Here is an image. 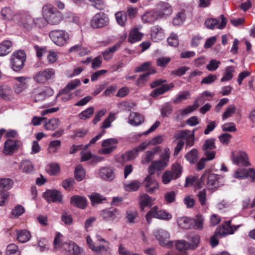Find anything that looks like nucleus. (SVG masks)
<instances>
[{
	"instance_id": "1",
	"label": "nucleus",
	"mask_w": 255,
	"mask_h": 255,
	"mask_svg": "<svg viewBox=\"0 0 255 255\" xmlns=\"http://www.w3.org/2000/svg\"><path fill=\"white\" fill-rule=\"evenodd\" d=\"M63 236L61 234L57 233L54 240V247L56 249H62L71 255H82L83 250L75 243L69 241L62 243Z\"/></svg>"
},
{
	"instance_id": "2",
	"label": "nucleus",
	"mask_w": 255,
	"mask_h": 255,
	"mask_svg": "<svg viewBox=\"0 0 255 255\" xmlns=\"http://www.w3.org/2000/svg\"><path fill=\"white\" fill-rule=\"evenodd\" d=\"M42 15L47 23L51 25H58L63 20V15L50 4H46L42 7Z\"/></svg>"
},
{
	"instance_id": "3",
	"label": "nucleus",
	"mask_w": 255,
	"mask_h": 255,
	"mask_svg": "<svg viewBox=\"0 0 255 255\" xmlns=\"http://www.w3.org/2000/svg\"><path fill=\"white\" fill-rule=\"evenodd\" d=\"M49 36L51 41L57 46H63L69 42L70 34L63 29H56L50 31Z\"/></svg>"
},
{
	"instance_id": "4",
	"label": "nucleus",
	"mask_w": 255,
	"mask_h": 255,
	"mask_svg": "<svg viewBox=\"0 0 255 255\" xmlns=\"http://www.w3.org/2000/svg\"><path fill=\"white\" fill-rule=\"evenodd\" d=\"M54 91L48 87H38L33 89L30 93V97L32 101L37 102L44 100L47 97L52 96Z\"/></svg>"
},
{
	"instance_id": "5",
	"label": "nucleus",
	"mask_w": 255,
	"mask_h": 255,
	"mask_svg": "<svg viewBox=\"0 0 255 255\" xmlns=\"http://www.w3.org/2000/svg\"><path fill=\"white\" fill-rule=\"evenodd\" d=\"M55 75V71L54 69L47 68L37 72L33 75V79L38 84H45L49 80L53 79Z\"/></svg>"
},
{
	"instance_id": "6",
	"label": "nucleus",
	"mask_w": 255,
	"mask_h": 255,
	"mask_svg": "<svg viewBox=\"0 0 255 255\" xmlns=\"http://www.w3.org/2000/svg\"><path fill=\"white\" fill-rule=\"evenodd\" d=\"M109 21V18L107 14L99 12L92 17L90 20V25L95 29L100 28L108 26Z\"/></svg>"
},
{
	"instance_id": "7",
	"label": "nucleus",
	"mask_w": 255,
	"mask_h": 255,
	"mask_svg": "<svg viewBox=\"0 0 255 255\" xmlns=\"http://www.w3.org/2000/svg\"><path fill=\"white\" fill-rule=\"evenodd\" d=\"M26 55L23 51L18 50L13 53L10 58L11 67L14 71H19L23 67Z\"/></svg>"
},
{
	"instance_id": "8",
	"label": "nucleus",
	"mask_w": 255,
	"mask_h": 255,
	"mask_svg": "<svg viewBox=\"0 0 255 255\" xmlns=\"http://www.w3.org/2000/svg\"><path fill=\"white\" fill-rule=\"evenodd\" d=\"M233 176L239 180H243L249 177L252 182H255V170L252 168L241 167L235 171Z\"/></svg>"
},
{
	"instance_id": "9",
	"label": "nucleus",
	"mask_w": 255,
	"mask_h": 255,
	"mask_svg": "<svg viewBox=\"0 0 255 255\" xmlns=\"http://www.w3.org/2000/svg\"><path fill=\"white\" fill-rule=\"evenodd\" d=\"M221 22L219 23V20L217 18H209L205 20V24L206 27L210 29H214L216 28L219 29H223L227 23V19L223 14L220 16Z\"/></svg>"
},
{
	"instance_id": "10",
	"label": "nucleus",
	"mask_w": 255,
	"mask_h": 255,
	"mask_svg": "<svg viewBox=\"0 0 255 255\" xmlns=\"http://www.w3.org/2000/svg\"><path fill=\"white\" fill-rule=\"evenodd\" d=\"M154 235L161 246L169 248L173 245V242L169 241V234L167 231L162 229L158 230L154 232Z\"/></svg>"
},
{
	"instance_id": "11",
	"label": "nucleus",
	"mask_w": 255,
	"mask_h": 255,
	"mask_svg": "<svg viewBox=\"0 0 255 255\" xmlns=\"http://www.w3.org/2000/svg\"><path fill=\"white\" fill-rule=\"evenodd\" d=\"M231 157L233 162L235 164H241L245 166L250 165L247 154L244 151H232Z\"/></svg>"
},
{
	"instance_id": "12",
	"label": "nucleus",
	"mask_w": 255,
	"mask_h": 255,
	"mask_svg": "<svg viewBox=\"0 0 255 255\" xmlns=\"http://www.w3.org/2000/svg\"><path fill=\"white\" fill-rule=\"evenodd\" d=\"M118 140L116 138H109L104 140L102 144V148L99 150V153L108 154L112 153L117 147Z\"/></svg>"
},
{
	"instance_id": "13",
	"label": "nucleus",
	"mask_w": 255,
	"mask_h": 255,
	"mask_svg": "<svg viewBox=\"0 0 255 255\" xmlns=\"http://www.w3.org/2000/svg\"><path fill=\"white\" fill-rule=\"evenodd\" d=\"M215 148L216 146L214 138H209L205 141L203 146V150L208 159H213L215 158L216 152L213 150Z\"/></svg>"
},
{
	"instance_id": "14",
	"label": "nucleus",
	"mask_w": 255,
	"mask_h": 255,
	"mask_svg": "<svg viewBox=\"0 0 255 255\" xmlns=\"http://www.w3.org/2000/svg\"><path fill=\"white\" fill-rule=\"evenodd\" d=\"M15 79L18 82L14 86V90L16 94L21 93L28 87V80H30V78L23 76L16 77Z\"/></svg>"
},
{
	"instance_id": "15",
	"label": "nucleus",
	"mask_w": 255,
	"mask_h": 255,
	"mask_svg": "<svg viewBox=\"0 0 255 255\" xmlns=\"http://www.w3.org/2000/svg\"><path fill=\"white\" fill-rule=\"evenodd\" d=\"M43 197L49 202L61 203L62 201L61 193L56 190H47L44 193Z\"/></svg>"
},
{
	"instance_id": "16",
	"label": "nucleus",
	"mask_w": 255,
	"mask_h": 255,
	"mask_svg": "<svg viewBox=\"0 0 255 255\" xmlns=\"http://www.w3.org/2000/svg\"><path fill=\"white\" fill-rule=\"evenodd\" d=\"M19 143V141L12 139L6 140L4 144L3 153L5 155L12 154L20 146Z\"/></svg>"
},
{
	"instance_id": "17",
	"label": "nucleus",
	"mask_w": 255,
	"mask_h": 255,
	"mask_svg": "<svg viewBox=\"0 0 255 255\" xmlns=\"http://www.w3.org/2000/svg\"><path fill=\"white\" fill-rule=\"evenodd\" d=\"M231 221L225 222V224L220 226L216 231V236H220L221 237H224L227 235L233 234L234 230L231 225Z\"/></svg>"
},
{
	"instance_id": "18",
	"label": "nucleus",
	"mask_w": 255,
	"mask_h": 255,
	"mask_svg": "<svg viewBox=\"0 0 255 255\" xmlns=\"http://www.w3.org/2000/svg\"><path fill=\"white\" fill-rule=\"evenodd\" d=\"M69 53H76L79 56H83L89 54L91 52L90 48L82 44L75 45L68 50Z\"/></svg>"
},
{
	"instance_id": "19",
	"label": "nucleus",
	"mask_w": 255,
	"mask_h": 255,
	"mask_svg": "<svg viewBox=\"0 0 255 255\" xmlns=\"http://www.w3.org/2000/svg\"><path fill=\"white\" fill-rule=\"evenodd\" d=\"M146 190L149 193H153L155 190L158 189L159 185L152 176L147 175L144 180Z\"/></svg>"
},
{
	"instance_id": "20",
	"label": "nucleus",
	"mask_w": 255,
	"mask_h": 255,
	"mask_svg": "<svg viewBox=\"0 0 255 255\" xmlns=\"http://www.w3.org/2000/svg\"><path fill=\"white\" fill-rule=\"evenodd\" d=\"M0 14L3 19L8 21L15 20L18 15L17 13L8 6L2 8L0 11Z\"/></svg>"
},
{
	"instance_id": "21",
	"label": "nucleus",
	"mask_w": 255,
	"mask_h": 255,
	"mask_svg": "<svg viewBox=\"0 0 255 255\" xmlns=\"http://www.w3.org/2000/svg\"><path fill=\"white\" fill-rule=\"evenodd\" d=\"M119 212L116 209H106L101 211L100 215L106 221H112L118 218Z\"/></svg>"
},
{
	"instance_id": "22",
	"label": "nucleus",
	"mask_w": 255,
	"mask_h": 255,
	"mask_svg": "<svg viewBox=\"0 0 255 255\" xmlns=\"http://www.w3.org/2000/svg\"><path fill=\"white\" fill-rule=\"evenodd\" d=\"M158 11V15H168L171 14L172 9L171 5L167 2H160L157 4L156 7Z\"/></svg>"
},
{
	"instance_id": "23",
	"label": "nucleus",
	"mask_w": 255,
	"mask_h": 255,
	"mask_svg": "<svg viewBox=\"0 0 255 255\" xmlns=\"http://www.w3.org/2000/svg\"><path fill=\"white\" fill-rule=\"evenodd\" d=\"M150 31L151 39L154 42H158L164 37L163 30L159 26L155 25L152 27Z\"/></svg>"
},
{
	"instance_id": "24",
	"label": "nucleus",
	"mask_w": 255,
	"mask_h": 255,
	"mask_svg": "<svg viewBox=\"0 0 255 255\" xmlns=\"http://www.w3.org/2000/svg\"><path fill=\"white\" fill-rule=\"evenodd\" d=\"M154 202V200L146 194H141L139 198V208L141 211H143L145 207L151 206Z\"/></svg>"
},
{
	"instance_id": "25",
	"label": "nucleus",
	"mask_w": 255,
	"mask_h": 255,
	"mask_svg": "<svg viewBox=\"0 0 255 255\" xmlns=\"http://www.w3.org/2000/svg\"><path fill=\"white\" fill-rule=\"evenodd\" d=\"M174 86V84L172 83L163 85L160 87L153 90L150 94V96L152 97H156L172 89Z\"/></svg>"
},
{
	"instance_id": "26",
	"label": "nucleus",
	"mask_w": 255,
	"mask_h": 255,
	"mask_svg": "<svg viewBox=\"0 0 255 255\" xmlns=\"http://www.w3.org/2000/svg\"><path fill=\"white\" fill-rule=\"evenodd\" d=\"M100 176L104 180H113L115 178L113 170L110 167H104L99 171Z\"/></svg>"
},
{
	"instance_id": "27",
	"label": "nucleus",
	"mask_w": 255,
	"mask_h": 255,
	"mask_svg": "<svg viewBox=\"0 0 255 255\" xmlns=\"http://www.w3.org/2000/svg\"><path fill=\"white\" fill-rule=\"evenodd\" d=\"M12 43L10 40H4L0 43V56H4L12 50Z\"/></svg>"
},
{
	"instance_id": "28",
	"label": "nucleus",
	"mask_w": 255,
	"mask_h": 255,
	"mask_svg": "<svg viewBox=\"0 0 255 255\" xmlns=\"http://www.w3.org/2000/svg\"><path fill=\"white\" fill-rule=\"evenodd\" d=\"M71 203L72 205L82 209H84L87 205L86 198L80 196L72 197L71 198Z\"/></svg>"
},
{
	"instance_id": "29",
	"label": "nucleus",
	"mask_w": 255,
	"mask_h": 255,
	"mask_svg": "<svg viewBox=\"0 0 255 255\" xmlns=\"http://www.w3.org/2000/svg\"><path fill=\"white\" fill-rule=\"evenodd\" d=\"M143 36V34L140 32L136 28L132 29L129 34L128 41L131 43L140 41Z\"/></svg>"
},
{
	"instance_id": "30",
	"label": "nucleus",
	"mask_w": 255,
	"mask_h": 255,
	"mask_svg": "<svg viewBox=\"0 0 255 255\" xmlns=\"http://www.w3.org/2000/svg\"><path fill=\"white\" fill-rule=\"evenodd\" d=\"M143 121V117L137 113H131L128 118V123L132 126H138Z\"/></svg>"
},
{
	"instance_id": "31",
	"label": "nucleus",
	"mask_w": 255,
	"mask_h": 255,
	"mask_svg": "<svg viewBox=\"0 0 255 255\" xmlns=\"http://www.w3.org/2000/svg\"><path fill=\"white\" fill-rule=\"evenodd\" d=\"M158 14L153 11L145 12L141 17L143 23H152L158 18Z\"/></svg>"
},
{
	"instance_id": "32",
	"label": "nucleus",
	"mask_w": 255,
	"mask_h": 255,
	"mask_svg": "<svg viewBox=\"0 0 255 255\" xmlns=\"http://www.w3.org/2000/svg\"><path fill=\"white\" fill-rule=\"evenodd\" d=\"M16 235L17 240L22 243L27 242L31 238L30 233L27 230L16 231Z\"/></svg>"
},
{
	"instance_id": "33",
	"label": "nucleus",
	"mask_w": 255,
	"mask_h": 255,
	"mask_svg": "<svg viewBox=\"0 0 255 255\" xmlns=\"http://www.w3.org/2000/svg\"><path fill=\"white\" fill-rule=\"evenodd\" d=\"M141 183L137 180L131 181L129 183H125L124 185V189L128 192L137 191L139 188Z\"/></svg>"
},
{
	"instance_id": "34",
	"label": "nucleus",
	"mask_w": 255,
	"mask_h": 255,
	"mask_svg": "<svg viewBox=\"0 0 255 255\" xmlns=\"http://www.w3.org/2000/svg\"><path fill=\"white\" fill-rule=\"evenodd\" d=\"M159 211L160 210H159L158 207L157 206H155L147 212L145 215V218L148 224H150L151 223L152 218L157 219Z\"/></svg>"
},
{
	"instance_id": "35",
	"label": "nucleus",
	"mask_w": 255,
	"mask_h": 255,
	"mask_svg": "<svg viewBox=\"0 0 255 255\" xmlns=\"http://www.w3.org/2000/svg\"><path fill=\"white\" fill-rule=\"evenodd\" d=\"M115 17L118 24L121 26H126L127 22V15L124 11H119L115 13Z\"/></svg>"
},
{
	"instance_id": "36",
	"label": "nucleus",
	"mask_w": 255,
	"mask_h": 255,
	"mask_svg": "<svg viewBox=\"0 0 255 255\" xmlns=\"http://www.w3.org/2000/svg\"><path fill=\"white\" fill-rule=\"evenodd\" d=\"M60 121L57 118H53L46 122L44 125L45 129L47 130H53L59 126Z\"/></svg>"
},
{
	"instance_id": "37",
	"label": "nucleus",
	"mask_w": 255,
	"mask_h": 255,
	"mask_svg": "<svg viewBox=\"0 0 255 255\" xmlns=\"http://www.w3.org/2000/svg\"><path fill=\"white\" fill-rule=\"evenodd\" d=\"M176 249L180 252H182V254H186V251L188 250H190V247H192L193 246H190V244L183 240H180L176 242Z\"/></svg>"
},
{
	"instance_id": "38",
	"label": "nucleus",
	"mask_w": 255,
	"mask_h": 255,
	"mask_svg": "<svg viewBox=\"0 0 255 255\" xmlns=\"http://www.w3.org/2000/svg\"><path fill=\"white\" fill-rule=\"evenodd\" d=\"M61 142L59 140H55L49 142L47 148L49 153L54 154L56 153L60 147Z\"/></svg>"
},
{
	"instance_id": "39",
	"label": "nucleus",
	"mask_w": 255,
	"mask_h": 255,
	"mask_svg": "<svg viewBox=\"0 0 255 255\" xmlns=\"http://www.w3.org/2000/svg\"><path fill=\"white\" fill-rule=\"evenodd\" d=\"M156 151L154 149L148 150L144 152L142 156L141 162L142 164L149 163L154 158Z\"/></svg>"
},
{
	"instance_id": "40",
	"label": "nucleus",
	"mask_w": 255,
	"mask_h": 255,
	"mask_svg": "<svg viewBox=\"0 0 255 255\" xmlns=\"http://www.w3.org/2000/svg\"><path fill=\"white\" fill-rule=\"evenodd\" d=\"M191 94L188 91H184L177 95L175 99L172 100V102L174 104H180L183 101L186 100L190 98Z\"/></svg>"
},
{
	"instance_id": "41",
	"label": "nucleus",
	"mask_w": 255,
	"mask_h": 255,
	"mask_svg": "<svg viewBox=\"0 0 255 255\" xmlns=\"http://www.w3.org/2000/svg\"><path fill=\"white\" fill-rule=\"evenodd\" d=\"M178 225L182 229H188L190 228L193 219L186 217H180L177 219Z\"/></svg>"
},
{
	"instance_id": "42",
	"label": "nucleus",
	"mask_w": 255,
	"mask_h": 255,
	"mask_svg": "<svg viewBox=\"0 0 255 255\" xmlns=\"http://www.w3.org/2000/svg\"><path fill=\"white\" fill-rule=\"evenodd\" d=\"M13 184V181L9 178H0V191L9 190Z\"/></svg>"
},
{
	"instance_id": "43",
	"label": "nucleus",
	"mask_w": 255,
	"mask_h": 255,
	"mask_svg": "<svg viewBox=\"0 0 255 255\" xmlns=\"http://www.w3.org/2000/svg\"><path fill=\"white\" fill-rule=\"evenodd\" d=\"M170 171L174 177L176 179L180 177L182 172V167L178 163L172 165Z\"/></svg>"
},
{
	"instance_id": "44",
	"label": "nucleus",
	"mask_w": 255,
	"mask_h": 255,
	"mask_svg": "<svg viewBox=\"0 0 255 255\" xmlns=\"http://www.w3.org/2000/svg\"><path fill=\"white\" fill-rule=\"evenodd\" d=\"M198 107L199 104L198 101H195L193 105L189 106L184 109L179 110V112L182 116H185L194 111Z\"/></svg>"
},
{
	"instance_id": "45",
	"label": "nucleus",
	"mask_w": 255,
	"mask_h": 255,
	"mask_svg": "<svg viewBox=\"0 0 255 255\" xmlns=\"http://www.w3.org/2000/svg\"><path fill=\"white\" fill-rule=\"evenodd\" d=\"M116 117L115 113H110L108 117L103 122L101 128L102 129H105L110 128L111 126V123L116 119Z\"/></svg>"
},
{
	"instance_id": "46",
	"label": "nucleus",
	"mask_w": 255,
	"mask_h": 255,
	"mask_svg": "<svg viewBox=\"0 0 255 255\" xmlns=\"http://www.w3.org/2000/svg\"><path fill=\"white\" fill-rule=\"evenodd\" d=\"M20 168L22 172L28 173L33 170V166L30 161L23 160L20 163Z\"/></svg>"
},
{
	"instance_id": "47",
	"label": "nucleus",
	"mask_w": 255,
	"mask_h": 255,
	"mask_svg": "<svg viewBox=\"0 0 255 255\" xmlns=\"http://www.w3.org/2000/svg\"><path fill=\"white\" fill-rule=\"evenodd\" d=\"M138 154V152L136 148L128 151L123 154L122 157L125 161L131 160L134 159Z\"/></svg>"
},
{
	"instance_id": "48",
	"label": "nucleus",
	"mask_w": 255,
	"mask_h": 255,
	"mask_svg": "<svg viewBox=\"0 0 255 255\" xmlns=\"http://www.w3.org/2000/svg\"><path fill=\"white\" fill-rule=\"evenodd\" d=\"M196 129H194L192 131L189 130H183L184 137L183 139L187 140V144L188 145H192L194 140V132Z\"/></svg>"
},
{
	"instance_id": "49",
	"label": "nucleus",
	"mask_w": 255,
	"mask_h": 255,
	"mask_svg": "<svg viewBox=\"0 0 255 255\" xmlns=\"http://www.w3.org/2000/svg\"><path fill=\"white\" fill-rule=\"evenodd\" d=\"M236 107L234 105H231L228 106L225 110L222 115V119L225 120L232 117L236 112Z\"/></svg>"
},
{
	"instance_id": "50",
	"label": "nucleus",
	"mask_w": 255,
	"mask_h": 255,
	"mask_svg": "<svg viewBox=\"0 0 255 255\" xmlns=\"http://www.w3.org/2000/svg\"><path fill=\"white\" fill-rule=\"evenodd\" d=\"M234 68L233 66H228L225 69V72L223 77L221 79V82L229 81L233 77Z\"/></svg>"
},
{
	"instance_id": "51",
	"label": "nucleus",
	"mask_w": 255,
	"mask_h": 255,
	"mask_svg": "<svg viewBox=\"0 0 255 255\" xmlns=\"http://www.w3.org/2000/svg\"><path fill=\"white\" fill-rule=\"evenodd\" d=\"M85 176V172L81 165H78L75 171V178L79 181L82 180Z\"/></svg>"
},
{
	"instance_id": "52",
	"label": "nucleus",
	"mask_w": 255,
	"mask_h": 255,
	"mask_svg": "<svg viewBox=\"0 0 255 255\" xmlns=\"http://www.w3.org/2000/svg\"><path fill=\"white\" fill-rule=\"evenodd\" d=\"M46 170L50 175H55L59 172L60 167L57 163H51L47 165Z\"/></svg>"
},
{
	"instance_id": "53",
	"label": "nucleus",
	"mask_w": 255,
	"mask_h": 255,
	"mask_svg": "<svg viewBox=\"0 0 255 255\" xmlns=\"http://www.w3.org/2000/svg\"><path fill=\"white\" fill-rule=\"evenodd\" d=\"M6 254L7 255H20L18 247L14 244H10L7 246Z\"/></svg>"
},
{
	"instance_id": "54",
	"label": "nucleus",
	"mask_w": 255,
	"mask_h": 255,
	"mask_svg": "<svg viewBox=\"0 0 255 255\" xmlns=\"http://www.w3.org/2000/svg\"><path fill=\"white\" fill-rule=\"evenodd\" d=\"M89 198L93 205L95 204L100 203L103 200H106V198L104 196L97 193H92L89 196Z\"/></svg>"
},
{
	"instance_id": "55",
	"label": "nucleus",
	"mask_w": 255,
	"mask_h": 255,
	"mask_svg": "<svg viewBox=\"0 0 255 255\" xmlns=\"http://www.w3.org/2000/svg\"><path fill=\"white\" fill-rule=\"evenodd\" d=\"M185 158L190 163H195L197 160V150L195 149L191 150L186 154Z\"/></svg>"
},
{
	"instance_id": "56",
	"label": "nucleus",
	"mask_w": 255,
	"mask_h": 255,
	"mask_svg": "<svg viewBox=\"0 0 255 255\" xmlns=\"http://www.w3.org/2000/svg\"><path fill=\"white\" fill-rule=\"evenodd\" d=\"M11 92L9 87L6 85L0 86V97L4 99H8Z\"/></svg>"
},
{
	"instance_id": "57",
	"label": "nucleus",
	"mask_w": 255,
	"mask_h": 255,
	"mask_svg": "<svg viewBox=\"0 0 255 255\" xmlns=\"http://www.w3.org/2000/svg\"><path fill=\"white\" fill-rule=\"evenodd\" d=\"M94 108L90 107L83 111L79 114V117L81 120H86L90 118L94 114Z\"/></svg>"
},
{
	"instance_id": "58",
	"label": "nucleus",
	"mask_w": 255,
	"mask_h": 255,
	"mask_svg": "<svg viewBox=\"0 0 255 255\" xmlns=\"http://www.w3.org/2000/svg\"><path fill=\"white\" fill-rule=\"evenodd\" d=\"M59 96H61L63 102H66L71 98L72 94L67 91V89H63L56 95V98H57Z\"/></svg>"
},
{
	"instance_id": "59",
	"label": "nucleus",
	"mask_w": 255,
	"mask_h": 255,
	"mask_svg": "<svg viewBox=\"0 0 255 255\" xmlns=\"http://www.w3.org/2000/svg\"><path fill=\"white\" fill-rule=\"evenodd\" d=\"M176 179L174 177L172 174L171 171L168 170L164 172L162 176V181L163 184H167L172 180H175Z\"/></svg>"
},
{
	"instance_id": "60",
	"label": "nucleus",
	"mask_w": 255,
	"mask_h": 255,
	"mask_svg": "<svg viewBox=\"0 0 255 255\" xmlns=\"http://www.w3.org/2000/svg\"><path fill=\"white\" fill-rule=\"evenodd\" d=\"M165 201L169 204L174 202L175 201L176 193L174 191L167 192L164 195Z\"/></svg>"
},
{
	"instance_id": "61",
	"label": "nucleus",
	"mask_w": 255,
	"mask_h": 255,
	"mask_svg": "<svg viewBox=\"0 0 255 255\" xmlns=\"http://www.w3.org/2000/svg\"><path fill=\"white\" fill-rule=\"evenodd\" d=\"M185 19V14L182 12H179L173 18L172 23L174 25H180L183 23Z\"/></svg>"
},
{
	"instance_id": "62",
	"label": "nucleus",
	"mask_w": 255,
	"mask_h": 255,
	"mask_svg": "<svg viewBox=\"0 0 255 255\" xmlns=\"http://www.w3.org/2000/svg\"><path fill=\"white\" fill-rule=\"evenodd\" d=\"M220 64V61L213 59L210 61L209 64L206 66V68L210 71H214L218 69Z\"/></svg>"
},
{
	"instance_id": "63",
	"label": "nucleus",
	"mask_w": 255,
	"mask_h": 255,
	"mask_svg": "<svg viewBox=\"0 0 255 255\" xmlns=\"http://www.w3.org/2000/svg\"><path fill=\"white\" fill-rule=\"evenodd\" d=\"M25 212L23 207L20 205H18L15 207L11 212V214L13 217H17L21 216Z\"/></svg>"
},
{
	"instance_id": "64",
	"label": "nucleus",
	"mask_w": 255,
	"mask_h": 255,
	"mask_svg": "<svg viewBox=\"0 0 255 255\" xmlns=\"http://www.w3.org/2000/svg\"><path fill=\"white\" fill-rule=\"evenodd\" d=\"M167 42L170 46H177L179 44L177 35L174 33H171L167 38Z\"/></svg>"
}]
</instances>
